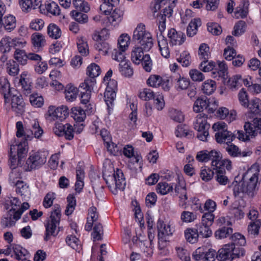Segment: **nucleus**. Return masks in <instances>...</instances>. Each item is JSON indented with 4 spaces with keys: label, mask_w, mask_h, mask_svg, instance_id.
<instances>
[{
    "label": "nucleus",
    "mask_w": 261,
    "mask_h": 261,
    "mask_svg": "<svg viewBox=\"0 0 261 261\" xmlns=\"http://www.w3.org/2000/svg\"><path fill=\"white\" fill-rule=\"evenodd\" d=\"M232 242L225 244L219 250L216 257L220 261L233 259L245 254V250L239 246H244L246 243L245 237L239 233H235L231 237Z\"/></svg>",
    "instance_id": "nucleus-1"
},
{
    "label": "nucleus",
    "mask_w": 261,
    "mask_h": 261,
    "mask_svg": "<svg viewBox=\"0 0 261 261\" xmlns=\"http://www.w3.org/2000/svg\"><path fill=\"white\" fill-rule=\"evenodd\" d=\"M102 177L113 194L116 195L118 190H124L126 181L123 173L118 168L115 170L112 164L109 165L108 169L104 166Z\"/></svg>",
    "instance_id": "nucleus-2"
},
{
    "label": "nucleus",
    "mask_w": 261,
    "mask_h": 261,
    "mask_svg": "<svg viewBox=\"0 0 261 261\" xmlns=\"http://www.w3.org/2000/svg\"><path fill=\"white\" fill-rule=\"evenodd\" d=\"M16 136L18 138L23 137L26 142L28 140H31L34 137L39 139L43 133V130L40 126L38 121L36 120H34L32 122L31 128L27 126L24 128L21 121L16 122Z\"/></svg>",
    "instance_id": "nucleus-3"
},
{
    "label": "nucleus",
    "mask_w": 261,
    "mask_h": 261,
    "mask_svg": "<svg viewBox=\"0 0 261 261\" xmlns=\"http://www.w3.org/2000/svg\"><path fill=\"white\" fill-rule=\"evenodd\" d=\"M133 40L137 44V46L142 47L145 51H149L153 46L152 36L142 23L139 24L134 30Z\"/></svg>",
    "instance_id": "nucleus-4"
},
{
    "label": "nucleus",
    "mask_w": 261,
    "mask_h": 261,
    "mask_svg": "<svg viewBox=\"0 0 261 261\" xmlns=\"http://www.w3.org/2000/svg\"><path fill=\"white\" fill-rule=\"evenodd\" d=\"M94 82L85 80L83 83L80 84L79 87V91L81 94V102L84 106V108L88 114L93 112L94 105L91 102L90 98L91 91L93 89Z\"/></svg>",
    "instance_id": "nucleus-5"
},
{
    "label": "nucleus",
    "mask_w": 261,
    "mask_h": 261,
    "mask_svg": "<svg viewBox=\"0 0 261 261\" xmlns=\"http://www.w3.org/2000/svg\"><path fill=\"white\" fill-rule=\"evenodd\" d=\"M61 217V210L59 205H55V209L50 212V216L47 223L45 224V236L44 240L47 241L51 236L57 234L55 231L59 225Z\"/></svg>",
    "instance_id": "nucleus-6"
},
{
    "label": "nucleus",
    "mask_w": 261,
    "mask_h": 261,
    "mask_svg": "<svg viewBox=\"0 0 261 261\" xmlns=\"http://www.w3.org/2000/svg\"><path fill=\"white\" fill-rule=\"evenodd\" d=\"M213 129L217 132L215 135L216 141L219 143H230L235 138V135L228 131L227 125L222 121L213 124Z\"/></svg>",
    "instance_id": "nucleus-7"
},
{
    "label": "nucleus",
    "mask_w": 261,
    "mask_h": 261,
    "mask_svg": "<svg viewBox=\"0 0 261 261\" xmlns=\"http://www.w3.org/2000/svg\"><path fill=\"white\" fill-rule=\"evenodd\" d=\"M27 142L24 141L18 145H12L10 147V160L12 166L21 164V161L24 158L28 152Z\"/></svg>",
    "instance_id": "nucleus-8"
},
{
    "label": "nucleus",
    "mask_w": 261,
    "mask_h": 261,
    "mask_svg": "<svg viewBox=\"0 0 261 261\" xmlns=\"http://www.w3.org/2000/svg\"><path fill=\"white\" fill-rule=\"evenodd\" d=\"M194 127L198 132L197 137L201 141H207L210 125L207 122V116L205 114L197 115L194 122Z\"/></svg>",
    "instance_id": "nucleus-9"
},
{
    "label": "nucleus",
    "mask_w": 261,
    "mask_h": 261,
    "mask_svg": "<svg viewBox=\"0 0 261 261\" xmlns=\"http://www.w3.org/2000/svg\"><path fill=\"white\" fill-rule=\"evenodd\" d=\"M250 177L246 182H244V193L250 198H253L257 194L259 189V182H258L259 171H256L252 173V170H248L246 173Z\"/></svg>",
    "instance_id": "nucleus-10"
},
{
    "label": "nucleus",
    "mask_w": 261,
    "mask_h": 261,
    "mask_svg": "<svg viewBox=\"0 0 261 261\" xmlns=\"http://www.w3.org/2000/svg\"><path fill=\"white\" fill-rule=\"evenodd\" d=\"M11 109L17 114H21L24 111V103L21 95L15 89L12 90V94L9 96V102L6 106Z\"/></svg>",
    "instance_id": "nucleus-11"
},
{
    "label": "nucleus",
    "mask_w": 261,
    "mask_h": 261,
    "mask_svg": "<svg viewBox=\"0 0 261 261\" xmlns=\"http://www.w3.org/2000/svg\"><path fill=\"white\" fill-rule=\"evenodd\" d=\"M217 107V105L215 101L212 104L210 99L206 97H203L196 99L193 106V110L196 113H198L203 110H207L208 113H213L216 109Z\"/></svg>",
    "instance_id": "nucleus-12"
},
{
    "label": "nucleus",
    "mask_w": 261,
    "mask_h": 261,
    "mask_svg": "<svg viewBox=\"0 0 261 261\" xmlns=\"http://www.w3.org/2000/svg\"><path fill=\"white\" fill-rule=\"evenodd\" d=\"M68 115V109L66 106H61L56 108L55 106H49L48 110V119L51 120H59L62 121Z\"/></svg>",
    "instance_id": "nucleus-13"
},
{
    "label": "nucleus",
    "mask_w": 261,
    "mask_h": 261,
    "mask_svg": "<svg viewBox=\"0 0 261 261\" xmlns=\"http://www.w3.org/2000/svg\"><path fill=\"white\" fill-rule=\"evenodd\" d=\"M46 162V158L39 152L32 153L26 161V170L31 171L41 167Z\"/></svg>",
    "instance_id": "nucleus-14"
},
{
    "label": "nucleus",
    "mask_w": 261,
    "mask_h": 261,
    "mask_svg": "<svg viewBox=\"0 0 261 261\" xmlns=\"http://www.w3.org/2000/svg\"><path fill=\"white\" fill-rule=\"evenodd\" d=\"M17 174L14 172H11L9 175V181L11 186L16 187V192L21 196H27L30 194L29 186L23 181L15 178Z\"/></svg>",
    "instance_id": "nucleus-15"
},
{
    "label": "nucleus",
    "mask_w": 261,
    "mask_h": 261,
    "mask_svg": "<svg viewBox=\"0 0 261 261\" xmlns=\"http://www.w3.org/2000/svg\"><path fill=\"white\" fill-rule=\"evenodd\" d=\"M244 129L246 133L251 136H255L258 134H261V118H254L251 122H245Z\"/></svg>",
    "instance_id": "nucleus-16"
},
{
    "label": "nucleus",
    "mask_w": 261,
    "mask_h": 261,
    "mask_svg": "<svg viewBox=\"0 0 261 261\" xmlns=\"http://www.w3.org/2000/svg\"><path fill=\"white\" fill-rule=\"evenodd\" d=\"M196 159L200 162H207L211 160L212 163L215 159H217L218 160V159H220L219 151L215 150H212L210 151L206 150H202L197 152Z\"/></svg>",
    "instance_id": "nucleus-17"
},
{
    "label": "nucleus",
    "mask_w": 261,
    "mask_h": 261,
    "mask_svg": "<svg viewBox=\"0 0 261 261\" xmlns=\"http://www.w3.org/2000/svg\"><path fill=\"white\" fill-rule=\"evenodd\" d=\"M164 31H161L158 29L156 33L158 46L161 55L165 58H168L170 56V51L168 47V44L167 39L163 35Z\"/></svg>",
    "instance_id": "nucleus-18"
},
{
    "label": "nucleus",
    "mask_w": 261,
    "mask_h": 261,
    "mask_svg": "<svg viewBox=\"0 0 261 261\" xmlns=\"http://www.w3.org/2000/svg\"><path fill=\"white\" fill-rule=\"evenodd\" d=\"M168 36L170 39V44L172 45H180L185 41L186 36L181 31L177 32L174 29L168 31Z\"/></svg>",
    "instance_id": "nucleus-19"
},
{
    "label": "nucleus",
    "mask_w": 261,
    "mask_h": 261,
    "mask_svg": "<svg viewBox=\"0 0 261 261\" xmlns=\"http://www.w3.org/2000/svg\"><path fill=\"white\" fill-rule=\"evenodd\" d=\"M157 228L159 238H166L171 236L174 230L169 223H166L163 221L159 219L157 222Z\"/></svg>",
    "instance_id": "nucleus-20"
},
{
    "label": "nucleus",
    "mask_w": 261,
    "mask_h": 261,
    "mask_svg": "<svg viewBox=\"0 0 261 261\" xmlns=\"http://www.w3.org/2000/svg\"><path fill=\"white\" fill-rule=\"evenodd\" d=\"M10 88V84L5 76L0 77V90L5 99V105L9 102V96L12 94V90Z\"/></svg>",
    "instance_id": "nucleus-21"
},
{
    "label": "nucleus",
    "mask_w": 261,
    "mask_h": 261,
    "mask_svg": "<svg viewBox=\"0 0 261 261\" xmlns=\"http://www.w3.org/2000/svg\"><path fill=\"white\" fill-rule=\"evenodd\" d=\"M169 81L168 80H163L162 77L158 75H151L147 80V84L152 87H158L162 86L165 90H168Z\"/></svg>",
    "instance_id": "nucleus-22"
},
{
    "label": "nucleus",
    "mask_w": 261,
    "mask_h": 261,
    "mask_svg": "<svg viewBox=\"0 0 261 261\" xmlns=\"http://www.w3.org/2000/svg\"><path fill=\"white\" fill-rule=\"evenodd\" d=\"M173 10L171 7L169 6L163 10V13L158 14L156 21L159 30L165 31L166 29V17L171 16Z\"/></svg>",
    "instance_id": "nucleus-23"
},
{
    "label": "nucleus",
    "mask_w": 261,
    "mask_h": 261,
    "mask_svg": "<svg viewBox=\"0 0 261 261\" xmlns=\"http://www.w3.org/2000/svg\"><path fill=\"white\" fill-rule=\"evenodd\" d=\"M12 249L14 255L12 254L11 256H14L17 260L25 261L30 256L28 251L19 245L12 244Z\"/></svg>",
    "instance_id": "nucleus-24"
},
{
    "label": "nucleus",
    "mask_w": 261,
    "mask_h": 261,
    "mask_svg": "<svg viewBox=\"0 0 261 261\" xmlns=\"http://www.w3.org/2000/svg\"><path fill=\"white\" fill-rule=\"evenodd\" d=\"M19 4L24 12H29L32 9L40 8L41 6L40 0H19Z\"/></svg>",
    "instance_id": "nucleus-25"
},
{
    "label": "nucleus",
    "mask_w": 261,
    "mask_h": 261,
    "mask_svg": "<svg viewBox=\"0 0 261 261\" xmlns=\"http://www.w3.org/2000/svg\"><path fill=\"white\" fill-rule=\"evenodd\" d=\"M21 204L19 199L15 197H8L5 200V207L8 212L15 213L17 211Z\"/></svg>",
    "instance_id": "nucleus-26"
},
{
    "label": "nucleus",
    "mask_w": 261,
    "mask_h": 261,
    "mask_svg": "<svg viewBox=\"0 0 261 261\" xmlns=\"http://www.w3.org/2000/svg\"><path fill=\"white\" fill-rule=\"evenodd\" d=\"M31 40L33 46L40 50L46 45L45 37L40 33H34L31 36Z\"/></svg>",
    "instance_id": "nucleus-27"
},
{
    "label": "nucleus",
    "mask_w": 261,
    "mask_h": 261,
    "mask_svg": "<svg viewBox=\"0 0 261 261\" xmlns=\"http://www.w3.org/2000/svg\"><path fill=\"white\" fill-rule=\"evenodd\" d=\"M172 76L176 82L175 86L177 90L187 89L190 86V82L189 79L181 76L178 73H175Z\"/></svg>",
    "instance_id": "nucleus-28"
},
{
    "label": "nucleus",
    "mask_w": 261,
    "mask_h": 261,
    "mask_svg": "<svg viewBox=\"0 0 261 261\" xmlns=\"http://www.w3.org/2000/svg\"><path fill=\"white\" fill-rule=\"evenodd\" d=\"M175 192L176 195H179L180 199L179 205L183 206L186 205V201L188 199V196L187 195V189L184 184L175 185L174 188Z\"/></svg>",
    "instance_id": "nucleus-29"
},
{
    "label": "nucleus",
    "mask_w": 261,
    "mask_h": 261,
    "mask_svg": "<svg viewBox=\"0 0 261 261\" xmlns=\"http://www.w3.org/2000/svg\"><path fill=\"white\" fill-rule=\"evenodd\" d=\"M102 4L100 6V10L105 15L111 13L113 7L119 3V0H101Z\"/></svg>",
    "instance_id": "nucleus-30"
},
{
    "label": "nucleus",
    "mask_w": 261,
    "mask_h": 261,
    "mask_svg": "<svg viewBox=\"0 0 261 261\" xmlns=\"http://www.w3.org/2000/svg\"><path fill=\"white\" fill-rule=\"evenodd\" d=\"M144 48L142 47L136 45L132 51L131 60L136 65H139L141 63L142 58H143L144 55Z\"/></svg>",
    "instance_id": "nucleus-31"
},
{
    "label": "nucleus",
    "mask_w": 261,
    "mask_h": 261,
    "mask_svg": "<svg viewBox=\"0 0 261 261\" xmlns=\"http://www.w3.org/2000/svg\"><path fill=\"white\" fill-rule=\"evenodd\" d=\"M100 72V68L99 66L95 63H92L88 66L87 69V74L89 78L85 80L91 81L94 82V86L96 83L95 77L98 76Z\"/></svg>",
    "instance_id": "nucleus-32"
},
{
    "label": "nucleus",
    "mask_w": 261,
    "mask_h": 261,
    "mask_svg": "<svg viewBox=\"0 0 261 261\" xmlns=\"http://www.w3.org/2000/svg\"><path fill=\"white\" fill-rule=\"evenodd\" d=\"M249 108L250 113L254 115H261V100L258 98L252 99L246 106Z\"/></svg>",
    "instance_id": "nucleus-33"
},
{
    "label": "nucleus",
    "mask_w": 261,
    "mask_h": 261,
    "mask_svg": "<svg viewBox=\"0 0 261 261\" xmlns=\"http://www.w3.org/2000/svg\"><path fill=\"white\" fill-rule=\"evenodd\" d=\"M219 156L220 159L218 160L217 159L213 161L212 166L215 168L222 167L224 169L226 168L227 170H230L231 169V162L228 159L222 160V155L220 151Z\"/></svg>",
    "instance_id": "nucleus-34"
},
{
    "label": "nucleus",
    "mask_w": 261,
    "mask_h": 261,
    "mask_svg": "<svg viewBox=\"0 0 261 261\" xmlns=\"http://www.w3.org/2000/svg\"><path fill=\"white\" fill-rule=\"evenodd\" d=\"M86 113L85 110L81 107H73L71 109V116L76 122H81L86 118Z\"/></svg>",
    "instance_id": "nucleus-35"
},
{
    "label": "nucleus",
    "mask_w": 261,
    "mask_h": 261,
    "mask_svg": "<svg viewBox=\"0 0 261 261\" xmlns=\"http://www.w3.org/2000/svg\"><path fill=\"white\" fill-rule=\"evenodd\" d=\"M3 26L8 32H10L13 30L16 26L15 17L12 15L5 16L3 18Z\"/></svg>",
    "instance_id": "nucleus-36"
},
{
    "label": "nucleus",
    "mask_w": 261,
    "mask_h": 261,
    "mask_svg": "<svg viewBox=\"0 0 261 261\" xmlns=\"http://www.w3.org/2000/svg\"><path fill=\"white\" fill-rule=\"evenodd\" d=\"M213 170H215V179L216 181L221 185H226L228 181V177L225 175V169L221 167L218 168H213Z\"/></svg>",
    "instance_id": "nucleus-37"
},
{
    "label": "nucleus",
    "mask_w": 261,
    "mask_h": 261,
    "mask_svg": "<svg viewBox=\"0 0 261 261\" xmlns=\"http://www.w3.org/2000/svg\"><path fill=\"white\" fill-rule=\"evenodd\" d=\"M14 214V213L8 212L7 214L2 219L1 224L3 228H10L15 225L18 220L13 218Z\"/></svg>",
    "instance_id": "nucleus-38"
},
{
    "label": "nucleus",
    "mask_w": 261,
    "mask_h": 261,
    "mask_svg": "<svg viewBox=\"0 0 261 261\" xmlns=\"http://www.w3.org/2000/svg\"><path fill=\"white\" fill-rule=\"evenodd\" d=\"M233 229L230 227L223 226L215 232V237L217 239H223L233 235Z\"/></svg>",
    "instance_id": "nucleus-39"
},
{
    "label": "nucleus",
    "mask_w": 261,
    "mask_h": 261,
    "mask_svg": "<svg viewBox=\"0 0 261 261\" xmlns=\"http://www.w3.org/2000/svg\"><path fill=\"white\" fill-rule=\"evenodd\" d=\"M201 25V21L198 18H195L192 20L189 23L187 29V33L189 37H192L195 35L197 31V28Z\"/></svg>",
    "instance_id": "nucleus-40"
},
{
    "label": "nucleus",
    "mask_w": 261,
    "mask_h": 261,
    "mask_svg": "<svg viewBox=\"0 0 261 261\" xmlns=\"http://www.w3.org/2000/svg\"><path fill=\"white\" fill-rule=\"evenodd\" d=\"M216 89V82L212 80L205 81L202 85L201 90L203 92L207 95L212 94Z\"/></svg>",
    "instance_id": "nucleus-41"
},
{
    "label": "nucleus",
    "mask_w": 261,
    "mask_h": 261,
    "mask_svg": "<svg viewBox=\"0 0 261 261\" xmlns=\"http://www.w3.org/2000/svg\"><path fill=\"white\" fill-rule=\"evenodd\" d=\"M173 184H168L166 182H159L156 188L158 193L161 195H166L173 190Z\"/></svg>",
    "instance_id": "nucleus-42"
},
{
    "label": "nucleus",
    "mask_w": 261,
    "mask_h": 261,
    "mask_svg": "<svg viewBox=\"0 0 261 261\" xmlns=\"http://www.w3.org/2000/svg\"><path fill=\"white\" fill-rule=\"evenodd\" d=\"M210 227L208 225L200 223L196 225V228L195 229L199 236H201L202 238H208L212 234V231Z\"/></svg>",
    "instance_id": "nucleus-43"
},
{
    "label": "nucleus",
    "mask_w": 261,
    "mask_h": 261,
    "mask_svg": "<svg viewBox=\"0 0 261 261\" xmlns=\"http://www.w3.org/2000/svg\"><path fill=\"white\" fill-rule=\"evenodd\" d=\"M119 71L122 75L126 77L131 76L133 74V69L128 61L120 63Z\"/></svg>",
    "instance_id": "nucleus-44"
},
{
    "label": "nucleus",
    "mask_w": 261,
    "mask_h": 261,
    "mask_svg": "<svg viewBox=\"0 0 261 261\" xmlns=\"http://www.w3.org/2000/svg\"><path fill=\"white\" fill-rule=\"evenodd\" d=\"M47 34L53 39H57L61 37L62 32L57 25L50 23L47 27Z\"/></svg>",
    "instance_id": "nucleus-45"
},
{
    "label": "nucleus",
    "mask_w": 261,
    "mask_h": 261,
    "mask_svg": "<svg viewBox=\"0 0 261 261\" xmlns=\"http://www.w3.org/2000/svg\"><path fill=\"white\" fill-rule=\"evenodd\" d=\"M78 91L79 89H77L72 85H67L65 90V95L67 100L70 101L74 100L77 97Z\"/></svg>",
    "instance_id": "nucleus-46"
},
{
    "label": "nucleus",
    "mask_w": 261,
    "mask_h": 261,
    "mask_svg": "<svg viewBox=\"0 0 261 261\" xmlns=\"http://www.w3.org/2000/svg\"><path fill=\"white\" fill-rule=\"evenodd\" d=\"M31 83L30 80L27 77V74L25 72L22 73L19 79V84L21 85L22 88L25 91V94H29L31 92Z\"/></svg>",
    "instance_id": "nucleus-47"
},
{
    "label": "nucleus",
    "mask_w": 261,
    "mask_h": 261,
    "mask_svg": "<svg viewBox=\"0 0 261 261\" xmlns=\"http://www.w3.org/2000/svg\"><path fill=\"white\" fill-rule=\"evenodd\" d=\"M115 97L116 91L106 89L104 98L108 109L112 108Z\"/></svg>",
    "instance_id": "nucleus-48"
},
{
    "label": "nucleus",
    "mask_w": 261,
    "mask_h": 261,
    "mask_svg": "<svg viewBox=\"0 0 261 261\" xmlns=\"http://www.w3.org/2000/svg\"><path fill=\"white\" fill-rule=\"evenodd\" d=\"M185 236L189 242L193 244L198 241L199 235L195 228H187L185 231Z\"/></svg>",
    "instance_id": "nucleus-49"
},
{
    "label": "nucleus",
    "mask_w": 261,
    "mask_h": 261,
    "mask_svg": "<svg viewBox=\"0 0 261 261\" xmlns=\"http://www.w3.org/2000/svg\"><path fill=\"white\" fill-rule=\"evenodd\" d=\"M197 217V213L188 211H183L180 215V220L182 222L189 223L194 222Z\"/></svg>",
    "instance_id": "nucleus-50"
},
{
    "label": "nucleus",
    "mask_w": 261,
    "mask_h": 261,
    "mask_svg": "<svg viewBox=\"0 0 261 261\" xmlns=\"http://www.w3.org/2000/svg\"><path fill=\"white\" fill-rule=\"evenodd\" d=\"M109 30L105 28L100 31H95L92 35V39L96 42L105 41L109 37Z\"/></svg>",
    "instance_id": "nucleus-51"
},
{
    "label": "nucleus",
    "mask_w": 261,
    "mask_h": 261,
    "mask_svg": "<svg viewBox=\"0 0 261 261\" xmlns=\"http://www.w3.org/2000/svg\"><path fill=\"white\" fill-rule=\"evenodd\" d=\"M14 56L15 59L20 64L22 65L27 64L28 61V55H27L24 50L16 49Z\"/></svg>",
    "instance_id": "nucleus-52"
},
{
    "label": "nucleus",
    "mask_w": 261,
    "mask_h": 261,
    "mask_svg": "<svg viewBox=\"0 0 261 261\" xmlns=\"http://www.w3.org/2000/svg\"><path fill=\"white\" fill-rule=\"evenodd\" d=\"M68 202L65 213L67 216L71 215L74 211L76 206V199L73 195L69 194L67 197Z\"/></svg>",
    "instance_id": "nucleus-53"
},
{
    "label": "nucleus",
    "mask_w": 261,
    "mask_h": 261,
    "mask_svg": "<svg viewBox=\"0 0 261 261\" xmlns=\"http://www.w3.org/2000/svg\"><path fill=\"white\" fill-rule=\"evenodd\" d=\"M261 226V221L260 220L251 222L248 227V231L249 235L255 237L258 235L259 229Z\"/></svg>",
    "instance_id": "nucleus-54"
},
{
    "label": "nucleus",
    "mask_w": 261,
    "mask_h": 261,
    "mask_svg": "<svg viewBox=\"0 0 261 261\" xmlns=\"http://www.w3.org/2000/svg\"><path fill=\"white\" fill-rule=\"evenodd\" d=\"M66 243L68 246L75 250H78L81 248L80 241L79 239L74 236H67L66 238Z\"/></svg>",
    "instance_id": "nucleus-55"
},
{
    "label": "nucleus",
    "mask_w": 261,
    "mask_h": 261,
    "mask_svg": "<svg viewBox=\"0 0 261 261\" xmlns=\"http://www.w3.org/2000/svg\"><path fill=\"white\" fill-rule=\"evenodd\" d=\"M246 23L244 21L240 20L238 21L233 27V30L232 32L233 35L235 36H240L245 32Z\"/></svg>",
    "instance_id": "nucleus-56"
},
{
    "label": "nucleus",
    "mask_w": 261,
    "mask_h": 261,
    "mask_svg": "<svg viewBox=\"0 0 261 261\" xmlns=\"http://www.w3.org/2000/svg\"><path fill=\"white\" fill-rule=\"evenodd\" d=\"M103 233V227L100 223L95 222L93 232L92 233L94 241L101 240Z\"/></svg>",
    "instance_id": "nucleus-57"
},
{
    "label": "nucleus",
    "mask_w": 261,
    "mask_h": 261,
    "mask_svg": "<svg viewBox=\"0 0 261 261\" xmlns=\"http://www.w3.org/2000/svg\"><path fill=\"white\" fill-rule=\"evenodd\" d=\"M130 37L127 34H122L118 40V48L125 51L129 43Z\"/></svg>",
    "instance_id": "nucleus-58"
},
{
    "label": "nucleus",
    "mask_w": 261,
    "mask_h": 261,
    "mask_svg": "<svg viewBox=\"0 0 261 261\" xmlns=\"http://www.w3.org/2000/svg\"><path fill=\"white\" fill-rule=\"evenodd\" d=\"M77 46L79 52L84 56H86L89 54V49L87 42L84 38L79 39L77 42Z\"/></svg>",
    "instance_id": "nucleus-59"
},
{
    "label": "nucleus",
    "mask_w": 261,
    "mask_h": 261,
    "mask_svg": "<svg viewBox=\"0 0 261 261\" xmlns=\"http://www.w3.org/2000/svg\"><path fill=\"white\" fill-rule=\"evenodd\" d=\"M198 55L201 60L208 59L211 56L209 46L205 43L201 44L199 47Z\"/></svg>",
    "instance_id": "nucleus-60"
},
{
    "label": "nucleus",
    "mask_w": 261,
    "mask_h": 261,
    "mask_svg": "<svg viewBox=\"0 0 261 261\" xmlns=\"http://www.w3.org/2000/svg\"><path fill=\"white\" fill-rule=\"evenodd\" d=\"M72 4L77 10L85 13H87L90 10L88 3L84 0H73Z\"/></svg>",
    "instance_id": "nucleus-61"
},
{
    "label": "nucleus",
    "mask_w": 261,
    "mask_h": 261,
    "mask_svg": "<svg viewBox=\"0 0 261 261\" xmlns=\"http://www.w3.org/2000/svg\"><path fill=\"white\" fill-rule=\"evenodd\" d=\"M12 45L11 44V37H6L3 38L0 41V51L3 54L9 52Z\"/></svg>",
    "instance_id": "nucleus-62"
},
{
    "label": "nucleus",
    "mask_w": 261,
    "mask_h": 261,
    "mask_svg": "<svg viewBox=\"0 0 261 261\" xmlns=\"http://www.w3.org/2000/svg\"><path fill=\"white\" fill-rule=\"evenodd\" d=\"M214 175L213 170L207 167H203L201 168L200 177L204 181H208L212 179Z\"/></svg>",
    "instance_id": "nucleus-63"
},
{
    "label": "nucleus",
    "mask_w": 261,
    "mask_h": 261,
    "mask_svg": "<svg viewBox=\"0 0 261 261\" xmlns=\"http://www.w3.org/2000/svg\"><path fill=\"white\" fill-rule=\"evenodd\" d=\"M216 64L214 62L212 61H208V59H204L199 64V68L203 72H208L213 70Z\"/></svg>",
    "instance_id": "nucleus-64"
}]
</instances>
